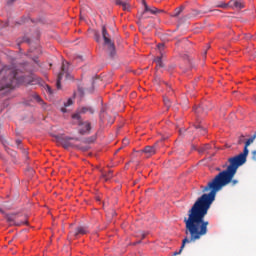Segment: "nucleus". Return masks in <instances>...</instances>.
<instances>
[{"label": "nucleus", "mask_w": 256, "mask_h": 256, "mask_svg": "<svg viewBox=\"0 0 256 256\" xmlns=\"http://www.w3.org/2000/svg\"><path fill=\"white\" fill-rule=\"evenodd\" d=\"M227 169L218 173L208 184L202 189L203 195L199 197L196 202L193 204V208L203 215L207 216L209 213V209H211V205H213V201H215V197H217V193L223 189V187H227L229 183L232 187H235L239 181L233 180V177L237 174V169L241 167V165H245V163H240L239 160H235V158H229Z\"/></svg>", "instance_id": "nucleus-1"}, {"label": "nucleus", "mask_w": 256, "mask_h": 256, "mask_svg": "<svg viewBox=\"0 0 256 256\" xmlns=\"http://www.w3.org/2000/svg\"><path fill=\"white\" fill-rule=\"evenodd\" d=\"M185 223V235H190V237H185L182 240V245L178 252H174V256L181 255L185 245L187 243H195L199 241L201 237H205L209 233V221H205V216L198 212L194 207L188 211V217L184 218Z\"/></svg>", "instance_id": "nucleus-2"}, {"label": "nucleus", "mask_w": 256, "mask_h": 256, "mask_svg": "<svg viewBox=\"0 0 256 256\" xmlns=\"http://www.w3.org/2000/svg\"><path fill=\"white\" fill-rule=\"evenodd\" d=\"M0 77V93L11 91L21 83L17 70L9 66H5L0 70Z\"/></svg>", "instance_id": "nucleus-3"}, {"label": "nucleus", "mask_w": 256, "mask_h": 256, "mask_svg": "<svg viewBox=\"0 0 256 256\" xmlns=\"http://www.w3.org/2000/svg\"><path fill=\"white\" fill-rule=\"evenodd\" d=\"M102 37L104 39V45L107 47L109 57H115L117 54L115 51V43L111 40L109 32H107V28L105 26L102 27Z\"/></svg>", "instance_id": "nucleus-4"}, {"label": "nucleus", "mask_w": 256, "mask_h": 256, "mask_svg": "<svg viewBox=\"0 0 256 256\" xmlns=\"http://www.w3.org/2000/svg\"><path fill=\"white\" fill-rule=\"evenodd\" d=\"M255 139H256V132L254 133V135L251 138H249L245 142L243 152L237 156L231 157V159H235L236 161H239V163H247V155H249V145H251V143H253V141H255Z\"/></svg>", "instance_id": "nucleus-5"}, {"label": "nucleus", "mask_w": 256, "mask_h": 256, "mask_svg": "<svg viewBox=\"0 0 256 256\" xmlns=\"http://www.w3.org/2000/svg\"><path fill=\"white\" fill-rule=\"evenodd\" d=\"M72 119L77 121L80 135H89V133H91V123L83 122L79 113L73 114Z\"/></svg>", "instance_id": "nucleus-6"}, {"label": "nucleus", "mask_w": 256, "mask_h": 256, "mask_svg": "<svg viewBox=\"0 0 256 256\" xmlns=\"http://www.w3.org/2000/svg\"><path fill=\"white\" fill-rule=\"evenodd\" d=\"M63 75H65L66 79H71L69 74V62H63L61 67V72L58 74L56 87L57 89H61V79H63Z\"/></svg>", "instance_id": "nucleus-7"}, {"label": "nucleus", "mask_w": 256, "mask_h": 256, "mask_svg": "<svg viewBox=\"0 0 256 256\" xmlns=\"http://www.w3.org/2000/svg\"><path fill=\"white\" fill-rule=\"evenodd\" d=\"M221 9H229V7H235L236 9H243V0H230L228 3H221L218 5Z\"/></svg>", "instance_id": "nucleus-8"}, {"label": "nucleus", "mask_w": 256, "mask_h": 256, "mask_svg": "<svg viewBox=\"0 0 256 256\" xmlns=\"http://www.w3.org/2000/svg\"><path fill=\"white\" fill-rule=\"evenodd\" d=\"M71 141H79V138H62L60 140V143L62 145V147H64V149H69L71 147H76L73 143H71Z\"/></svg>", "instance_id": "nucleus-9"}, {"label": "nucleus", "mask_w": 256, "mask_h": 256, "mask_svg": "<svg viewBox=\"0 0 256 256\" xmlns=\"http://www.w3.org/2000/svg\"><path fill=\"white\" fill-rule=\"evenodd\" d=\"M142 151L147 155V157H151L157 153V144H154L153 146H146Z\"/></svg>", "instance_id": "nucleus-10"}, {"label": "nucleus", "mask_w": 256, "mask_h": 256, "mask_svg": "<svg viewBox=\"0 0 256 256\" xmlns=\"http://www.w3.org/2000/svg\"><path fill=\"white\" fill-rule=\"evenodd\" d=\"M89 233V229L85 226H78L75 232H71V235L77 237L78 235H87Z\"/></svg>", "instance_id": "nucleus-11"}, {"label": "nucleus", "mask_w": 256, "mask_h": 256, "mask_svg": "<svg viewBox=\"0 0 256 256\" xmlns=\"http://www.w3.org/2000/svg\"><path fill=\"white\" fill-rule=\"evenodd\" d=\"M142 4L144 5V11L142 12L141 16H140V20L141 19H147L148 17L146 16L147 13L151 12V7H149V5H147V2L145 0H141Z\"/></svg>", "instance_id": "nucleus-12"}, {"label": "nucleus", "mask_w": 256, "mask_h": 256, "mask_svg": "<svg viewBox=\"0 0 256 256\" xmlns=\"http://www.w3.org/2000/svg\"><path fill=\"white\" fill-rule=\"evenodd\" d=\"M116 5H119V7H122L123 11L131 10V5H129V3H127V1L116 0Z\"/></svg>", "instance_id": "nucleus-13"}, {"label": "nucleus", "mask_w": 256, "mask_h": 256, "mask_svg": "<svg viewBox=\"0 0 256 256\" xmlns=\"http://www.w3.org/2000/svg\"><path fill=\"white\" fill-rule=\"evenodd\" d=\"M209 108H207V105L202 104L200 106H198L197 108H194V113H196V115H199L201 113H205V115H207V110Z\"/></svg>", "instance_id": "nucleus-14"}, {"label": "nucleus", "mask_w": 256, "mask_h": 256, "mask_svg": "<svg viewBox=\"0 0 256 256\" xmlns=\"http://www.w3.org/2000/svg\"><path fill=\"white\" fill-rule=\"evenodd\" d=\"M79 115L85 114V113H90V115H93L95 113V110L91 107H82L79 112H77Z\"/></svg>", "instance_id": "nucleus-15"}, {"label": "nucleus", "mask_w": 256, "mask_h": 256, "mask_svg": "<svg viewBox=\"0 0 256 256\" xmlns=\"http://www.w3.org/2000/svg\"><path fill=\"white\" fill-rule=\"evenodd\" d=\"M205 12L200 11V10H192L191 13L188 15L189 19H191V17H201V15H204Z\"/></svg>", "instance_id": "nucleus-16"}, {"label": "nucleus", "mask_w": 256, "mask_h": 256, "mask_svg": "<svg viewBox=\"0 0 256 256\" xmlns=\"http://www.w3.org/2000/svg\"><path fill=\"white\" fill-rule=\"evenodd\" d=\"M163 56H158L154 59V62L156 63V68L161 69L163 67Z\"/></svg>", "instance_id": "nucleus-17"}, {"label": "nucleus", "mask_w": 256, "mask_h": 256, "mask_svg": "<svg viewBox=\"0 0 256 256\" xmlns=\"http://www.w3.org/2000/svg\"><path fill=\"white\" fill-rule=\"evenodd\" d=\"M73 105V100L70 98L64 103V108H61L62 113H67V107H71Z\"/></svg>", "instance_id": "nucleus-18"}, {"label": "nucleus", "mask_w": 256, "mask_h": 256, "mask_svg": "<svg viewBox=\"0 0 256 256\" xmlns=\"http://www.w3.org/2000/svg\"><path fill=\"white\" fill-rule=\"evenodd\" d=\"M102 177L104 181H109V179L113 178V171L109 170L108 173H103Z\"/></svg>", "instance_id": "nucleus-19"}, {"label": "nucleus", "mask_w": 256, "mask_h": 256, "mask_svg": "<svg viewBox=\"0 0 256 256\" xmlns=\"http://www.w3.org/2000/svg\"><path fill=\"white\" fill-rule=\"evenodd\" d=\"M183 9H185V7H183V6L176 8L175 14L173 15V17H179V15H181V13H183Z\"/></svg>", "instance_id": "nucleus-20"}, {"label": "nucleus", "mask_w": 256, "mask_h": 256, "mask_svg": "<svg viewBox=\"0 0 256 256\" xmlns=\"http://www.w3.org/2000/svg\"><path fill=\"white\" fill-rule=\"evenodd\" d=\"M162 12H163V10H159L156 7H150V13L152 15H157V13H162Z\"/></svg>", "instance_id": "nucleus-21"}, {"label": "nucleus", "mask_w": 256, "mask_h": 256, "mask_svg": "<svg viewBox=\"0 0 256 256\" xmlns=\"http://www.w3.org/2000/svg\"><path fill=\"white\" fill-rule=\"evenodd\" d=\"M157 48L160 51V57H163V50L165 49V44H158Z\"/></svg>", "instance_id": "nucleus-22"}, {"label": "nucleus", "mask_w": 256, "mask_h": 256, "mask_svg": "<svg viewBox=\"0 0 256 256\" xmlns=\"http://www.w3.org/2000/svg\"><path fill=\"white\" fill-rule=\"evenodd\" d=\"M196 129H200L201 135H205V133H207V129L203 128L201 125H197Z\"/></svg>", "instance_id": "nucleus-23"}, {"label": "nucleus", "mask_w": 256, "mask_h": 256, "mask_svg": "<svg viewBox=\"0 0 256 256\" xmlns=\"http://www.w3.org/2000/svg\"><path fill=\"white\" fill-rule=\"evenodd\" d=\"M75 147H77V149H80V151H89V146H81V147H79V146H75Z\"/></svg>", "instance_id": "nucleus-24"}, {"label": "nucleus", "mask_w": 256, "mask_h": 256, "mask_svg": "<svg viewBox=\"0 0 256 256\" xmlns=\"http://www.w3.org/2000/svg\"><path fill=\"white\" fill-rule=\"evenodd\" d=\"M211 149V146H209V144H206L201 150H200V153H203L204 151H207Z\"/></svg>", "instance_id": "nucleus-25"}, {"label": "nucleus", "mask_w": 256, "mask_h": 256, "mask_svg": "<svg viewBox=\"0 0 256 256\" xmlns=\"http://www.w3.org/2000/svg\"><path fill=\"white\" fill-rule=\"evenodd\" d=\"M95 41H96L97 43H100V42H101V36H99L98 33L95 34Z\"/></svg>", "instance_id": "nucleus-26"}, {"label": "nucleus", "mask_w": 256, "mask_h": 256, "mask_svg": "<svg viewBox=\"0 0 256 256\" xmlns=\"http://www.w3.org/2000/svg\"><path fill=\"white\" fill-rule=\"evenodd\" d=\"M122 143L125 146L129 145V139H127V138L123 139Z\"/></svg>", "instance_id": "nucleus-27"}, {"label": "nucleus", "mask_w": 256, "mask_h": 256, "mask_svg": "<svg viewBox=\"0 0 256 256\" xmlns=\"http://www.w3.org/2000/svg\"><path fill=\"white\" fill-rule=\"evenodd\" d=\"M252 159L253 161H256V150L252 151Z\"/></svg>", "instance_id": "nucleus-28"}, {"label": "nucleus", "mask_w": 256, "mask_h": 256, "mask_svg": "<svg viewBox=\"0 0 256 256\" xmlns=\"http://www.w3.org/2000/svg\"><path fill=\"white\" fill-rule=\"evenodd\" d=\"M164 103H165V105H166V107H170V103H169V99H164Z\"/></svg>", "instance_id": "nucleus-29"}, {"label": "nucleus", "mask_w": 256, "mask_h": 256, "mask_svg": "<svg viewBox=\"0 0 256 256\" xmlns=\"http://www.w3.org/2000/svg\"><path fill=\"white\" fill-rule=\"evenodd\" d=\"M183 59H189V55L188 54H184L183 55Z\"/></svg>", "instance_id": "nucleus-30"}, {"label": "nucleus", "mask_w": 256, "mask_h": 256, "mask_svg": "<svg viewBox=\"0 0 256 256\" xmlns=\"http://www.w3.org/2000/svg\"><path fill=\"white\" fill-rule=\"evenodd\" d=\"M47 91H48V93H53L52 91H51V87H49V86H47Z\"/></svg>", "instance_id": "nucleus-31"}, {"label": "nucleus", "mask_w": 256, "mask_h": 256, "mask_svg": "<svg viewBox=\"0 0 256 256\" xmlns=\"http://www.w3.org/2000/svg\"><path fill=\"white\" fill-rule=\"evenodd\" d=\"M20 144H21V140L20 139L16 140V145H20Z\"/></svg>", "instance_id": "nucleus-32"}, {"label": "nucleus", "mask_w": 256, "mask_h": 256, "mask_svg": "<svg viewBox=\"0 0 256 256\" xmlns=\"http://www.w3.org/2000/svg\"><path fill=\"white\" fill-rule=\"evenodd\" d=\"M207 55V50L204 51V57Z\"/></svg>", "instance_id": "nucleus-33"}, {"label": "nucleus", "mask_w": 256, "mask_h": 256, "mask_svg": "<svg viewBox=\"0 0 256 256\" xmlns=\"http://www.w3.org/2000/svg\"><path fill=\"white\" fill-rule=\"evenodd\" d=\"M37 100H38V101H41V98H40L39 96H37Z\"/></svg>", "instance_id": "nucleus-34"}, {"label": "nucleus", "mask_w": 256, "mask_h": 256, "mask_svg": "<svg viewBox=\"0 0 256 256\" xmlns=\"http://www.w3.org/2000/svg\"><path fill=\"white\" fill-rule=\"evenodd\" d=\"M179 133H180V135H181V133H183V130H179Z\"/></svg>", "instance_id": "nucleus-35"}, {"label": "nucleus", "mask_w": 256, "mask_h": 256, "mask_svg": "<svg viewBox=\"0 0 256 256\" xmlns=\"http://www.w3.org/2000/svg\"><path fill=\"white\" fill-rule=\"evenodd\" d=\"M34 61H35V63H39V62L37 61V59H34Z\"/></svg>", "instance_id": "nucleus-36"}, {"label": "nucleus", "mask_w": 256, "mask_h": 256, "mask_svg": "<svg viewBox=\"0 0 256 256\" xmlns=\"http://www.w3.org/2000/svg\"><path fill=\"white\" fill-rule=\"evenodd\" d=\"M15 0H10V3H13Z\"/></svg>", "instance_id": "nucleus-37"}, {"label": "nucleus", "mask_w": 256, "mask_h": 256, "mask_svg": "<svg viewBox=\"0 0 256 256\" xmlns=\"http://www.w3.org/2000/svg\"><path fill=\"white\" fill-rule=\"evenodd\" d=\"M143 239H145V234L142 235Z\"/></svg>", "instance_id": "nucleus-38"}, {"label": "nucleus", "mask_w": 256, "mask_h": 256, "mask_svg": "<svg viewBox=\"0 0 256 256\" xmlns=\"http://www.w3.org/2000/svg\"><path fill=\"white\" fill-rule=\"evenodd\" d=\"M117 151H121V148H119Z\"/></svg>", "instance_id": "nucleus-39"}, {"label": "nucleus", "mask_w": 256, "mask_h": 256, "mask_svg": "<svg viewBox=\"0 0 256 256\" xmlns=\"http://www.w3.org/2000/svg\"><path fill=\"white\" fill-rule=\"evenodd\" d=\"M113 215H115V212H113Z\"/></svg>", "instance_id": "nucleus-40"}, {"label": "nucleus", "mask_w": 256, "mask_h": 256, "mask_svg": "<svg viewBox=\"0 0 256 256\" xmlns=\"http://www.w3.org/2000/svg\"><path fill=\"white\" fill-rule=\"evenodd\" d=\"M239 143H241V140L239 141Z\"/></svg>", "instance_id": "nucleus-41"}]
</instances>
